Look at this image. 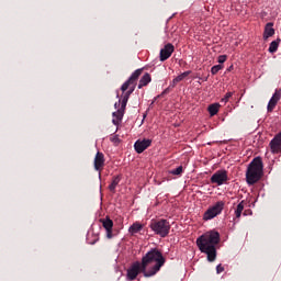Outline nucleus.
<instances>
[{
	"instance_id": "obj_1",
	"label": "nucleus",
	"mask_w": 281,
	"mask_h": 281,
	"mask_svg": "<svg viewBox=\"0 0 281 281\" xmlns=\"http://www.w3.org/2000/svg\"><path fill=\"white\" fill-rule=\"evenodd\" d=\"M221 243V234L210 231L196 239V246L202 254H206L209 262L216 260V245Z\"/></svg>"
},
{
	"instance_id": "obj_2",
	"label": "nucleus",
	"mask_w": 281,
	"mask_h": 281,
	"mask_svg": "<svg viewBox=\"0 0 281 281\" xmlns=\"http://www.w3.org/2000/svg\"><path fill=\"white\" fill-rule=\"evenodd\" d=\"M140 263H143V271L146 269L147 273H149L145 274L146 278H153V276H157L161 271V267L166 265V258H164V254L159 249L151 248L143 256Z\"/></svg>"
},
{
	"instance_id": "obj_3",
	"label": "nucleus",
	"mask_w": 281,
	"mask_h": 281,
	"mask_svg": "<svg viewBox=\"0 0 281 281\" xmlns=\"http://www.w3.org/2000/svg\"><path fill=\"white\" fill-rule=\"evenodd\" d=\"M263 170L265 165L262 164V158H254L246 170V183L248 186H256L262 179V175H265Z\"/></svg>"
},
{
	"instance_id": "obj_4",
	"label": "nucleus",
	"mask_w": 281,
	"mask_h": 281,
	"mask_svg": "<svg viewBox=\"0 0 281 281\" xmlns=\"http://www.w3.org/2000/svg\"><path fill=\"white\" fill-rule=\"evenodd\" d=\"M149 227L156 236H160V238H166L168 234H170V222L168 220H151Z\"/></svg>"
},
{
	"instance_id": "obj_5",
	"label": "nucleus",
	"mask_w": 281,
	"mask_h": 281,
	"mask_svg": "<svg viewBox=\"0 0 281 281\" xmlns=\"http://www.w3.org/2000/svg\"><path fill=\"white\" fill-rule=\"evenodd\" d=\"M143 71L144 69L139 68L131 75L128 80H126L121 87L122 93H126V91H128L131 94H133V92L135 91V87H137V80H139Z\"/></svg>"
},
{
	"instance_id": "obj_6",
	"label": "nucleus",
	"mask_w": 281,
	"mask_h": 281,
	"mask_svg": "<svg viewBox=\"0 0 281 281\" xmlns=\"http://www.w3.org/2000/svg\"><path fill=\"white\" fill-rule=\"evenodd\" d=\"M139 273H143L144 278H146V276H149L148 270L147 269L144 270L143 263L139 261H135L132 265V267L127 270V278L128 280H136Z\"/></svg>"
},
{
	"instance_id": "obj_7",
	"label": "nucleus",
	"mask_w": 281,
	"mask_h": 281,
	"mask_svg": "<svg viewBox=\"0 0 281 281\" xmlns=\"http://www.w3.org/2000/svg\"><path fill=\"white\" fill-rule=\"evenodd\" d=\"M225 207V202L220 201L216 202L215 205L210 207L207 211H205L203 215L204 221H212V218H216L221 212H223V209Z\"/></svg>"
},
{
	"instance_id": "obj_8",
	"label": "nucleus",
	"mask_w": 281,
	"mask_h": 281,
	"mask_svg": "<svg viewBox=\"0 0 281 281\" xmlns=\"http://www.w3.org/2000/svg\"><path fill=\"white\" fill-rule=\"evenodd\" d=\"M229 181V177L227 176V170H217L211 177V183H216V186H223Z\"/></svg>"
},
{
	"instance_id": "obj_9",
	"label": "nucleus",
	"mask_w": 281,
	"mask_h": 281,
	"mask_svg": "<svg viewBox=\"0 0 281 281\" xmlns=\"http://www.w3.org/2000/svg\"><path fill=\"white\" fill-rule=\"evenodd\" d=\"M172 54H175V45H172L171 43L166 44L160 49V53H159L160 63H166V60H168V58H170Z\"/></svg>"
},
{
	"instance_id": "obj_10",
	"label": "nucleus",
	"mask_w": 281,
	"mask_h": 281,
	"mask_svg": "<svg viewBox=\"0 0 281 281\" xmlns=\"http://www.w3.org/2000/svg\"><path fill=\"white\" fill-rule=\"evenodd\" d=\"M151 144H153L151 139H148V138H144L143 140L138 139L134 144V149L136 150V153L138 155H142V153H144V150H146V148H150Z\"/></svg>"
},
{
	"instance_id": "obj_11",
	"label": "nucleus",
	"mask_w": 281,
	"mask_h": 281,
	"mask_svg": "<svg viewBox=\"0 0 281 281\" xmlns=\"http://www.w3.org/2000/svg\"><path fill=\"white\" fill-rule=\"evenodd\" d=\"M100 223L102 224L103 228L106 232V238L111 239L116 235V234H113V221L112 220H110L109 217L101 218Z\"/></svg>"
},
{
	"instance_id": "obj_12",
	"label": "nucleus",
	"mask_w": 281,
	"mask_h": 281,
	"mask_svg": "<svg viewBox=\"0 0 281 281\" xmlns=\"http://www.w3.org/2000/svg\"><path fill=\"white\" fill-rule=\"evenodd\" d=\"M104 154L98 151L94 157V170H97L99 175L102 172V169L104 168Z\"/></svg>"
},
{
	"instance_id": "obj_13",
	"label": "nucleus",
	"mask_w": 281,
	"mask_h": 281,
	"mask_svg": "<svg viewBox=\"0 0 281 281\" xmlns=\"http://www.w3.org/2000/svg\"><path fill=\"white\" fill-rule=\"evenodd\" d=\"M270 148L273 154L281 153V132L270 142Z\"/></svg>"
},
{
	"instance_id": "obj_14",
	"label": "nucleus",
	"mask_w": 281,
	"mask_h": 281,
	"mask_svg": "<svg viewBox=\"0 0 281 281\" xmlns=\"http://www.w3.org/2000/svg\"><path fill=\"white\" fill-rule=\"evenodd\" d=\"M190 74H192V70H187V71L182 72L181 75H179L178 77H176L172 80V83L170 85V87H172V89H175V87H177V85H179V82H181L182 80H186V78H188V76H190Z\"/></svg>"
},
{
	"instance_id": "obj_15",
	"label": "nucleus",
	"mask_w": 281,
	"mask_h": 281,
	"mask_svg": "<svg viewBox=\"0 0 281 281\" xmlns=\"http://www.w3.org/2000/svg\"><path fill=\"white\" fill-rule=\"evenodd\" d=\"M276 34V30L273 29V23L269 22L266 24L265 32H263V38L267 41V38H270V36H273Z\"/></svg>"
},
{
	"instance_id": "obj_16",
	"label": "nucleus",
	"mask_w": 281,
	"mask_h": 281,
	"mask_svg": "<svg viewBox=\"0 0 281 281\" xmlns=\"http://www.w3.org/2000/svg\"><path fill=\"white\" fill-rule=\"evenodd\" d=\"M113 117L115 119L112 120V123L114 126H119L122 122V119L124 117V111L117 110L116 112H113Z\"/></svg>"
},
{
	"instance_id": "obj_17",
	"label": "nucleus",
	"mask_w": 281,
	"mask_h": 281,
	"mask_svg": "<svg viewBox=\"0 0 281 281\" xmlns=\"http://www.w3.org/2000/svg\"><path fill=\"white\" fill-rule=\"evenodd\" d=\"M153 79L150 78V74L146 72L139 80L138 89H143V87L148 86Z\"/></svg>"
},
{
	"instance_id": "obj_18",
	"label": "nucleus",
	"mask_w": 281,
	"mask_h": 281,
	"mask_svg": "<svg viewBox=\"0 0 281 281\" xmlns=\"http://www.w3.org/2000/svg\"><path fill=\"white\" fill-rule=\"evenodd\" d=\"M144 229V225H142L138 222H135L130 228L128 232L132 234V236H135V234H139V231Z\"/></svg>"
},
{
	"instance_id": "obj_19",
	"label": "nucleus",
	"mask_w": 281,
	"mask_h": 281,
	"mask_svg": "<svg viewBox=\"0 0 281 281\" xmlns=\"http://www.w3.org/2000/svg\"><path fill=\"white\" fill-rule=\"evenodd\" d=\"M120 181H122V177H120V176L113 177L112 182L109 186L110 192L115 193V188H117V186H120Z\"/></svg>"
},
{
	"instance_id": "obj_20",
	"label": "nucleus",
	"mask_w": 281,
	"mask_h": 281,
	"mask_svg": "<svg viewBox=\"0 0 281 281\" xmlns=\"http://www.w3.org/2000/svg\"><path fill=\"white\" fill-rule=\"evenodd\" d=\"M220 109H221L220 103H213V104L209 105L207 111H209L211 117H214V115H216L218 113Z\"/></svg>"
},
{
	"instance_id": "obj_21",
	"label": "nucleus",
	"mask_w": 281,
	"mask_h": 281,
	"mask_svg": "<svg viewBox=\"0 0 281 281\" xmlns=\"http://www.w3.org/2000/svg\"><path fill=\"white\" fill-rule=\"evenodd\" d=\"M280 38H277L276 41H272L270 43L269 49L268 52H270V54H276V52H278V47H280Z\"/></svg>"
},
{
	"instance_id": "obj_22",
	"label": "nucleus",
	"mask_w": 281,
	"mask_h": 281,
	"mask_svg": "<svg viewBox=\"0 0 281 281\" xmlns=\"http://www.w3.org/2000/svg\"><path fill=\"white\" fill-rule=\"evenodd\" d=\"M247 204V202H245V200H243L236 207L235 210V216L236 218H240V216L243 215V210H245V205Z\"/></svg>"
},
{
	"instance_id": "obj_23",
	"label": "nucleus",
	"mask_w": 281,
	"mask_h": 281,
	"mask_svg": "<svg viewBox=\"0 0 281 281\" xmlns=\"http://www.w3.org/2000/svg\"><path fill=\"white\" fill-rule=\"evenodd\" d=\"M280 99H281V89H276L270 100L277 102L278 104V102H280Z\"/></svg>"
},
{
	"instance_id": "obj_24",
	"label": "nucleus",
	"mask_w": 281,
	"mask_h": 281,
	"mask_svg": "<svg viewBox=\"0 0 281 281\" xmlns=\"http://www.w3.org/2000/svg\"><path fill=\"white\" fill-rule=\"evenodd\" d=\"M167 93H170V88H166L161 94H158L157 97L154 98L150 106H153V104H155V102H157L158 98H162V95H167Z\"/></svg>"
},
{
	"instance_id": "obj_25",
	"label": "nucleus",
	"mask_w": 281,
	"mask_h": 281,
	"mask_svg": "<svg viewBox=\"0 0 281 281\" xmlns=\"http://www.w3.org/2000/svg\"><path fill=\"white\" fill-rule=\"evenodd\" d=\"M277 105H278V103L270 99L268 102V106H267L268 113H272L273 109H276Z\"/></svg>"
},
{
	"instance_id": "obj_26",
	"label": "nucleus",
	"mask_w": 281,
	"mask_h": 281,
	"mask_svg": "<svg viewBox=\"0 0 281 281\" xmlns=\"http://www.w3.org/2000/svg\"><path fill=\"white\" fill-rule=\"evenodd\" d=\"M221 69H223V65L218 64V65H215L211 68V74L213 76H216V74H218L221 71Z\"/></svg>"
},
{
	"instance_id": "obj_27",
	"label": "nucleus",
	"mask_w": 281,
	"mask_h": 281,
	"mask_svg": "<svg viewBox=\"0 0 281 281\" xmlns=\"http://www.w3.org/2000/svg\"><path fill=\"white\" fill-rule=\"evenodd\" d=\"M171 175L179 176L183 173V166H179L178 168L170 171Z\"/></svg>"
},
{
	"instance_id": "obj_28",
	"label": "nucleus",
	"mask_w": 281,
	"mask_h": 281,
	"mask_svg": "<svg viewBox=\"0 0 281 281\" xmlns=\"http://www.w3.org/2000/svg\"><path fill=\"white\" fill-rule=\"evenodd\" d=\"M126 104H128V100L122 99L121 109H119V111H126Z\"/></svg>"
},
{
	"instance_id": "obj_29",
	"label": "nucleus",
	"mask_w": 281,
	"mask_h": 281,
	"mask_svg": "<svg viewBox=\"0 0 281 281\" xmlns=\"http://www.w3.org/2000/svg\"><path fill=\"white\" fill-rule=\"evenodd\" d=\"M232 95H234V92H227L225 97L222 99V102H229V98H232Z\"/></svg>"
},
{
	"instance_id": "obj_30",
	"label": "nucleus",
	"mask_w": 281,
	"mask_h": 281,
	"mask_svg": "<svg viewBox=\"0 0 281 281\" xmlns=\"http://www.w3.org/2000/svg\"><path fill=\"white\" fill-rule=\"evenodd\" d=\"M227 60V55H220L217 58V61L220 63V65H223V63H225Z\"/></svg>"
},
{
	"instance_id": "obj_31",
	"label": "nucleus",
	"mask_w": 281,
	"mask_h": 281,
	"mask_svg": "<svg viewBox=\"0 0 281 281\" xmlns=\"http://www.w3.org/2000/svg\"><path fill=\"white\" fill-rule=\"evenodd\" d=\"M223 271H225V268H224L222 265H218V266L216 267V272H217V273H223Z\"/></svg>"
},
{
	"instance_id": "obj_32",
	"label": "nucleus",
	"mask_w": 281,
	"mask_h": 281,
	"mask_svg": "<svg viewBox=\"0 0 281 281\" xmlns=\"http://www.w3.org/2000/svg\"><path fill=\"white\" fill-rule=\"evenodd\" d=\"M131 93H130V91L127 90L125 93H124V95H123V100H127L128 101V98H131Z\"/></svg>"
},
{
	"instance_id": "obj_33",
	"label": "nucleus",
	"mask_w": 281,
	"mask_h": 281,
	"mask_svg": "<svg viewBox=\"0 0 281 281\" xmlns=\"http://www.w3.org/2000/svg\"><path fill=\"white\" fill-rule=\"evenodd\" d=\"M111 142H114V144H120V137H117V135H116V136H113V137L111 138Z\"/></svg>"
},
{
	"instance_id": "obj_34",
	"label": "nucleus",
	"mask_w": 281,
	"mask_h": 281,
	"mask_svg": "<svg viewBox=\"0 0 281 281\" xmlns=\"http://www.w3.org/2000/svg\"><path fill=\"white\" fill-rule=\"evenodd\" d=\"M91 245H95V241H92Z\"/></svg>"
}]
</instances>
